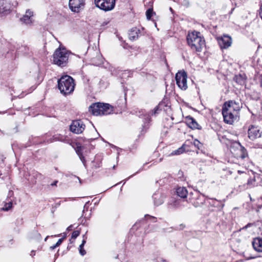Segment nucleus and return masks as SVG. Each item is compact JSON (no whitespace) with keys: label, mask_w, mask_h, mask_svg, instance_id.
Here are the masks:
<instances>
[{"label":"nucleus","mask_w":262,"mask_h":262,"mask_svg":"<svg viewBox=\"0 0 262 262\" xmlns=\"http://www.w3.org/2000/svg\"><path fill=\"white\" fill-rule=\"evenodd\" d=\"M259 147H260V148H262V145H260V146H259Z\"/></svg>","instance_id":"nucleus-53"},{"label":"nucleus","mask_w":262,"mask_h":262,"mask_svg":"<svg viewBox=\"0 0 262 262\" xmlns=\"http://www.w3.org/2000/svg\"><path fill=\"white\" fill-rule=\"evenodd\" d=\"M35 176H36V178H38L39 177H41V174L36 172L35 173Z\"/></svg>","instance_id":"nucleus-47"},{"label":"nucleus","mask_w":262,"mask_h":262,"mask_svg":"<svg viewBox=\"0 0 262 262\" xmlns=\"http://www.w3.org/2000/svg\"><path fill=\"white\" fill-rule=\"evenodd\" d=\"M185 145H182V146L181 147H180L178 149L175 150L174 151H173L171 153V155H180V154L183 153L185 151L184 150V147Z\"/></svg>","instance_id":"nucleus-29"},{"label":"nucleus","mask_w":262,"mask_h":262,"mask_svg":"<svg viewBox=\"0 0 262 262\" xmlns=\"http://www.w3.org/2000/svg\"><path fill=\"white\" fill-rule=\"evenodd\" d=\"M101 166V159L98 158V156H96L94 161L92 162V167L93 169H96Z\"/></svg>","instance_id":"nucleus-25"},{"label":"nucleus","mask_w":262,"mask_h":262,"mask_svg":"<svg viewBox=\"0 0 262 262\" xmlns=\"http://www.w3.org/2000/svg\"><path fill=\"white\" fill-rule=\"evenodd\" d=\"M76 152L77 154L78 155L80 160L83 164L84 166L86 167L85 165V160L84 159V156L82 155V148L81 146H77L76 149Z\"/></svg>","instance_id":"nucleus-24"},{"label":"nucleus","mask_w":262,"mask_h":262,"mask_svg":"<svg viewBox=\"0 0 262 262\" xmlns=\"http://www.w3.org/2000/svg\"><path fill=\"white\" fill-rule=\"evenodd\" d=\"M247 77L244 72H241L237 75H235L233 77V81L237 84L244 85L246 84Z\"/></svg>","instance_id":"nucleus-18"},{"label":"nucleus","mask_w":262,"mask_h":262,"mask_svg":"<svg viewBox=\"0 0 262 262\" xmlns=\"http://www.w3.org/2000/svg\"><path fill=\"white\" fill-rule=\"evenodd\" d=\"M230 107H233L234 111H237L240 109V106L238 103H236L235 102L230 101Z\"/></svg>","instance_id":"nucleus-33"},{"label":"nucleus","mask_w":262,"mask_h":262,"mask_svg":"<svg viewBox=\"0 0 262 262\" xmlns=\"http://www.w3.org/2000/svg\"><path fill=\"white\" fill-rule=\"evenodd\" d=\"M230 124H232V122H233L234 121L237 122L239 120V117L237 113H236V114L235 115H233L232 113H230Z\"/></svg>","instance_id":"nucleus-31"},{"label":"nucleus","mask_w":262,"mask_h":262,"mask_svg":"<svg viewBox=\"0 0 262 262\" xmlns=\"http://www.w3.org/2000/svg\"><path fill=\"white\" fill-rule=\"evenodd\" d=\"M12 8L9 0H0V13L7 14Z\"/></svg>","instance_id":"nucleus-11"},{"label":"nucleus","mask_w":262,"mask_h":262,"mask_svg":"<svg viewBox=\"0 0 262 262\" xmlns=\"http://www.w3.org/2000/svg\"><path fill=\"white\" fill-rule=\"evenodd\" d=\"M128 74H129V72L127 71H124L122 73V78H125L126 75L127 76V77H128Z\"/></svg>","instance_id":"nucleus-40"},{"label":"nucleus","mask_w":262,"mask_h":262,"mask_svg":"<svg viewBox=\"0 0 262 262\" xmlns=\"http://www.w3.org/2000/svg\"><path fill=\"white\" fill-rule=\"evenodd\" d=\"M186 121L188 126L192 129H202L201 125H200L195 120L190 116L186 117Z\"/></svg>","instance_id":"nucleus-17"},{"label":"nucleus","mask_w":262,"mask_h":262,"mask_svg":"<svg viewBox=\"0 0 262 262\" xmlns=\"http://www.w3.org/2000/svg\"><path fill=\"white\" fill-rule=\"evenodd\" d=\"M63 138V137L60 135H55L53 137L52 139H51L50 142H52L54 141H62Z\"/></svg>","instance_id":"nucleus-35"},{"label":"nucleus","mask_w":262,"mask_h":262,"mask_svg":"<svg viewBox=\"0 0 262 262\" xmlns=\"http://www.w3.org/2000/svg\"><path fill=\"white\" fill-rule=\"evenodd\" d=\"M156 262H168L166 259L162 258H158L156 259Z\"/></svg>","instance_id":"nucleus-41"},{"label":"nucleus","mask_w":262,"mask_h":262,"mask_svg":"<svg viewBox=\"0 0 262 262\" xmlns=\"http://www.w3.org/2000/svg\"><path fill=\"white\" fill-rule=\"evenodd\" d=\"M80 234V232L78 230L74 231L72 233L71 238L73 239H75L77 236H79Z\"/></svg>","instance_id":"nucleus-38"},{"label":"nucleus","mask_w":262,"mask_h":262,"mask_svg":"<svg viewBox=\"0 0 262 262\" xmlns=\"http://www.w3.org/2000/svg\"><path fill=\"white\" fill-rule=\"evenodd\" d=\"M89 202H87L84 205V207H83V213H82V216H84V218L85 219H88L90 217V214H89V215L88 216H86V214L85 213V211H88V208H89Z\"/></svg>","instance_id":"nucleus-34"},{"label":"nucleus","mask_w":262,"mask_h":262,"mask_svg":"<svg viewBox=\"0 0 262 262\" xmlns=\"http://www.w3.org/2000/svg\"><path fill=\"white\" fill-rule=\"evenodd\" d=\"M249 196H250V195H249ZM250 200H251V201H253V200H252V199L251 198V196H250Z\"/></svg>","instance_id":"nucleus-52"},{"label":"nucleus","mask_w":262,"mask_h":262,"mask_svg":"<svg viewBox=\"0 0 262 262\" xmlns=\"http://www.w3.org/2000/svg\"><path fill=\"white\" fill-rule=\"evenodd\" d=\"M217 136L220 142L228 146L229 143V132L227 130L221 129L219 131Z\"/></svg>","instance_id":"nucleus-13"},{"label":"nucleus","mask_w":262,"mask_h":262,"mask_svg":"<svg viewBox=\"0 0 262 262\" xmlns=\"http://www.w3.org/2000/svg\"><path fill=\"white\" fill-rule=\"evenodd\" d=\"M85 127V126L82 120H77L73 121L70 126V129L72 133L79 134L83 132Z\"/></svg>","instance_id":"nucleus-9"},{"label":"nucleus","mask_w":262,"mask_h":262,"mask_svg":"<svg viewBox=\"0 0 262 262\" xmlns=\"http://www.w3.org/2000/svg\"><path fill=\"white\" fill-rule=\"evenodd\" d=\"M89 111L94 115H106L112 113L113 107L109 104L98 102L92 104Z\"/></svg>","instance_id":"nucleus-3"},{"label":"nucleus","mask_w":262,"mask_h":262,"mask_svg":"<svg viewBox=\"0 0 262 262\" xmlns=\"http://www.w3.org/2000/svg\"><path fill=\"white\" fill-rule=\"evenodd\" d=\"M187 75L185 71L179 72L176 75V81L178 86L182 90H186Z\"/></svg>","instance_id":"nucleus-8"},{"label":"nucleus","mask_w":262,"mask_h":262,"mask_svg":"<svg viewBox=\"0 0 262 262\" xmlns=\"http://www.w3.org/2000/svg\"><path fill=\"white\" fill-rule=\"evenodd\" d=\"M259 16L262 19V4H261V5L260 6V8Z\"/></svg>","instance_id":"nucleus-44"},{"label":"nucleus","mask_w":262,"mask_h":262,"mask_svg":"<svg viewBox=\"0 0 262 262\" xmlns=\"http://www.w3.org/2000/svg\"><path fill=\"white\" fill-rule=\"evenodd\" d=\"M253 248L257 252H262V238H255L252 242Z\"/></svg>","instance_id":"nucleus-21"},{"label":"nucleus","mask_w":262,"mask_h":262,"mask_svg":"<svg viewBox=\"0 0 262 262\" xmlns=\"http://www.w3.org/2000/svg\"><path fill=\"white\" fill-rule=\"evenodd\" d=\"M95 4L99 9L104 11H109L114 8L115 0H95Z\"/></svg>","instance_id":"nucleus-6"},{"label":"nucleus","mask_w":262,"mask_h":262,"mask_svg":"<svg viewBox=\"0 0 262 262\" xmlns=\"http://www.w3.org/2000/svg\"><path fill=\"white\" fill-rule=\"evenodd\" d=\"M12 206V200L6 203L4 206L1 209V210L8 211Z\"/></svg>","instance_id":"nucleus-30"},{"label":"nucleus","mask_w":262,"mask_h":262,"mask_svg":"<svg viewBox=\"0 0 262 262\" xmlns=\"http://www.w3.org/2000/svg\"><path fill=\"white\" fill-rule=\"evenodd\" d=\"M229 101H226L222 107V115L224 118V121L227 123H229Z\"/></svg>","instance_id":"nucleus-16"},{"label":"nucleus","mask_w":262,"mask_h":262,"mask_svg":"<svg viewBox=\"0 0 262 262\" xmlns=\"http://www.w3.org/2000/svg\"><path fill=\"white\" fill-rule=\"evenodd\" d=\"M35 252L34 251H32L30 255L32 256H33L34 255H35Z\"/></svg>","instance_id":"nucleus-48"},{"label":"nucleus","mask_w":262,"mask_h":262,"mask_svg":"<svg viewBox=\"0 0 262 262\" xmlns=\"http://www.w3.org/2000/svg\"><path fill=\"white\" fill-rule=\"evenodd\" d=\"M253 224L252 223H249L246 226H245L244 227H243V229H247L248 227H250L252 226Z\"/></svg>","instance_id":"nucleus-43"},{"label":"nucleus","mask_w":262,"mask_h":262,"mask_svg":"<svg viewBox=\"0 0 262 262\" xmlns=\"http://www.w3.org/2000/svg\"><path fill=\"white\" fill-rule=\"evenodd\" d=\"M192 197L189 199L190 202L195 207L202 206L205 202V198L204 195L199 193L198 191H194V193H190Z\"/></svg>","instance_id":"nucleus-7"},{"label":"nucleus","mask_w":262,"mask_h":262,"mask_svg":"<svg viewBox=\"0 0 262 262\" xmlns=\"http://www.w3.org/2000/svg\"><path fill=\"white\" fill-rule=\"evenodd\" d=\"M48 238V236L46 237V238L45 239V241H46Z\"/></svg>","instance_id":"nucleus-51"},{"label":"nucleus","mask_w":262,"mask_h":262,"mask_svg":"<svg viewBox=\"0 0 262 262\" xmlns=\"http://www.w3.org/2000/svg\"><path fill=\"white\" fill-rule=\"evenodd\" d=\"M63 238L59 239L56 244V246H57L58 247L59 245H60L63 241Z\"/></svg>","instance_id":"nucleus-42"},{"label":"nucleus","mask_w":262,"mask_h":262,"mask_svg":"<svg viewBox=\"0 0 262 262\" xmlns=\"http://www.w3.org/2000/svg\"><path fill=\"white\" fill-rule=\"evenodd\" d=\"M12 192L11 191H9V194H10Z\"/></svg>","instance_id":"nucleus-55"},{"label":"nucleus","mask_w":262,"mask_h":262,"mask_svg":"<svg viewBox=\"0 0 262 262\" xmlns=\"http://www.w3.org/2000/svg\"><path fill=\"white\" fill-rule=\"evenodd\" d=\"M160 110L158 106H156L154 109L151 111V112L149 114H146L144 115L145 122H148L150 120V115H156L157 114H159Z\"/></svg>","instance_id":"nucleus-23"},{"label":"nucleus","mask_w":262,"mask_h":262,"mask_svg":"<svg viewBox=\"0 0 262 262\" xmlns=\"http://www.w3.org/2000/svg\"><path fill=\"white\" fill-rule=\"evenodd\" d=\"M153 14V10L152 9H148L146 12V15L147 19H150Z\"/></svg>","instance_id":"nucleus-37"},{"label":"nucleus","mask_w":262,"mask_h":262,"mask_svg":"<svg viewBox=\"0 0 262 262\" xmlns=\"http://www.w3.org/2000/svg\"><path fill=\"white\" fill-rule=\"evenodd\" d=\"M172 9L170 8V11H172Z\"/></svg>","instance_id":"nucleus-56"},{"label":"nucleus","mask_w":262,"mask_h":262,"mask_svg":"<svg viewBox=\"0 0 262 262\" xmlns=\"http://www.w3.org/2000/svg\"><path fill=\"white\" fill-rule=\"evenodd\" d=\"M192 145H194V146L198 149H200L202 146V143L197 139H195L194 140L193 143H192Z\"/></svg>","instance_id":"nucleus-36"},{"label":"nucleus","mask_w":262,"mask_h":262,"mask_svg":"<svg viewBox=\"0 0 262 262\" xmlns=\"http://www.w3.org/2000/svg\"><path fill=\"white\" fill-rule=\"evenodd\" d=\"M95 140V138H89V139H88V141H89V142H90V141H93V140Z\"/></svg>","instance_id":"nucleus-50"},{"label":"nucleus","mask_w":262,"mask_h":262,"mask_svg":"<svg viewBox=\"0 0 262 262\" xmlns=\"http://www.w3.org/2000/svg\"><path fill=\"white\" fill-rule=\"evenodd\" d=\"M84 5V0H69V2L70 10L74 12H79L83 8Z\"/></svg>","instance_id":"nucleus-10"},{"label":"nucleus","mask_w":262,"mask_h":262,"mask_svg":"<svg viewBox=\"0 0 262 262\" xmlns=\"http://www.w3.org/2000/svg\"><path fill=\"white\" fill-rule=\"evenodd\" d=\"M115 166L114 165V166H113V169H115Z\"/></svg>","instance_id":"nucleus-57"},{"label":"nucleus","mask_w":262,"mask_h":262,"mask_svg":"<svg viewBox=\"0 0 262 262\" xmlns=\"http://www.w3.org/2000/svg\"><path fill=\"white\" fill-rule=\"evenodd\" d=\"M238 173L243 174L242 178H244L245 179H248L247 184L248 185H252L253 184V183L255 182V179H251V178L250 179V178H248V176L247 175V174L245 172L242 171L241 170H238Z\"/></svg>","instance_id":"nucleus-26"},{"label":"nucleus","mask_w":262,"mask_h":262,"mask_svg":"<svg viewBox=\"0 0 262 262\" xmlns=\"http://www.w3.org/2000/svg\"><path fill=\"white\" fill-rule=\"evenodd\" d=\"M90 49H88V53H89V52L90 51Z\"/></svg>","instance_id":"nucleus-54"},{"label":"nucleus","mask_w":262,"mask_h":262,"mask_svg":"<svg viewBox=\"0 0 262 262\" xmlns=\"http://www.w3.org/2000/svg\"><path fill=\"white\" fill-rule=\"evenodd\" d=\"M145 217L146 220H150L152 222H156V218L154 216H150L148 214H146L145 215Z\"/></svg>","instance_id":"nucleus-39"},{"label":"nucleus","mask_w":262,"mask_h":262,"mask_svg":"<svg viewBox=\"0 0 262 262\" xmlns=\"http://www.w3.org/2000/svg\"><path fill=\"white\" fill-rule=\"evenodd\" d=\"M176 193L178 196L181 198H186L188 194V191L186 187H179L176 189Z\"/></svg>","instance_id":"nucleus-22"},{"label":"nucleus","mask_w":262,"mask_h":262,"mask_svg":"<svg viewBox=\"0 0 262 262\" xmlns=\"http://www.w3.org/2000/svg\"><path fill=\"white\" fill-rule=\"evenodd\" d=\"M58 247V246H56V245L55 244V245H53V246H52L50 247V249H52V250H53V249H54L55 248H56V247Z\"/></svg>","instance_id":"nucleus-46"},{"label":"nucleus","mask_w":262,"mask_h":262,"mask_svg":"<svg viewBox=\"0 0 262 262\" xmlns=\"http://www.w3.org/2000/svg\"><path fill=\"white\" fill-rule=\"evenodd\" d=\"M58 183L57 181H55L53 183L51 184V186H56L57 183Z\"/></svg>","instance_id":"nucleus-45"},{"label":"nucleus","mask_w":262,"mask_h":262,"mask_svg":"<svg viewBox=\"0 0 262 262\" xmlns=\"http://www.w3.org/2000/svg\"><path fill=\"white\" fill-rule=\"evenodd\" d=\"M230 152L236 158L244 159L247 156L246 149L238 141L230 140Z\"/></svg>","instance_id":"nucleus-5"},{"label":"nucleus","mask_w":262,"mask_h":262,"mask_svg":"<svg viewBox=\"0 0 262 262\" xmlns=\"http://www.w3.org/2000/svg\"><path fill=\"white\" fill-rule=\"evenodd\" d=\"M69 57V52L65 49L58 48L55 51L53 62L54 64L60 67H64L67 66Z\"/></svg>","instance_id":"nucleus-4"},{"label":"nucleus","mask_w":262,"mask_h":262,"mask_svg":"<svg viewBox=\"0 0 262 262\" xmlns=\"http://www.w3.org/2000/svg\"><path fill=\"white\" fill-rule=\"evenodd\" d=\"M164 198V195L159 192H155L152 195V199L156 206H159L163 204Z\"/></svg>","instance_id":"nucleus-19"},{"label":"nucleus","mask_w":262,"mask_h":262,"mask_svg":"<svg viewBox=\"0 0 262 262\" xmlns=\"http://www.w3.org/2000/svg\"><path fill=\"white\" fill-rule=\"evenodd\" d=\"M33 12L28 9L26 11V14L20 19V21L26 25H30L33 21Z\"/></svg>","instance_id":"nucleus-15"},{"label":"nucleus","mask_w":262,"mask_h":262,"mask_svg":"<svg viewBox=\"0 0 262 262\" xmlns=\"http://www.w3.org/2000/svg\"><path fill=\"white\" fill-rule=\"evenodd\" d=\"M95 53L97 55V59L99 60V61L97 62L96 61V58H94V57H92L91 58V61H92V62H93V63L94 64L98 65V64L101 63V62L102 61L101 57L99 55L98 51H96Z\"/></svg>","instance_id":"nucleus-27"},{"label":"nucleus","mask_w":262,"mask_h":262,"mask_svg":"<svg viewBox=\"0 0 262 262\" xmlns=\"http://www.w3.org/2000/svg\"><path fill=\"white\" fill-rule=\"evenodd\" d=\"M248 137L250 139L254 140L257 138L261 137V133L260 132V130L258 126H255L254 125H251L248 129Z\"/></svg>","instance_id":"nucleus-12"},{"label":"nucleus","mask_w":262,"mask_h":262,"mask_svg":"<svg viewBox=\"0 0 262 262\" xmlns=\"http://www.w3.org/2000/svg\"><path fill=\"white\" fill-rule=\"evenodd\" d=\"M85 243H86V238H83V239L82 242V243L79 246V253L82 256H83L86 254V251L83 249V247H84V245L85 244Z\"/></svg>","instance_id":"nucleus-28"},{"label":"nucleus","mask_w":262,"mask_h":262,"mask_svg":"<svg viewBox=\"0 0 262 262\" xmlns=\"http://www.w3.org/2000/svg\"><path fill=\"white\" fill-rule=\"evenodd\" d=\"M183 145H186L184 147V149L185 151H189V147L191 145H192V142L189 140H187L185 142V143Z\"/></svg>","instance_id":"nucleus-32"},{"label":"nucleus","mask_w":262,"mask_h":262,"mask_svg":"<svg viewBox=\"0 0 262 262\" xmlns=\"http://www.w3.org/2000/svg\"><path fill=\"white\" fill-rule=\"evenodd\" d=\"M217 40L222 50L227 49L229 47V36L228 35H224L218 37H217Z\"/></svg>","instance_id":"nucleus-14"},{"label":"nucleus","mask_w":262,"mask_h":262,"mask_svg":"<svg viewBox=\"0 0 262 262\" xmlns=\"http://www.w3.org/2000/svg\"><path fill=\"white\" fill-rule=\"evenodd\" d=\"M141 34V31L137 28H133L130 29L129 32V38L130 40H135L137 39Z\"/></svg>","instance_id":"nucleus-20"},{"label":"nucleus","mask_w":262,"mask_h":262,"mask_svg":"<svg viewBox=\"0 0 262 262\" xmlns=\"http://www.w3.org/2000/svg\"><path fill=\"white\" fill-rule=\"evenodd\" d=\"M75 85L74 80L68 75L61 76L58 80V88L64 95L71 94L74 90Z\"/></svg>","instance_id":"nucleus-2"},{"label":"nucleus","mask_w":262,"mask_h":262,"mask_svg":"<svg viewBox=\"0 0 262 262\" xmlns=\"http://www.w3.org/2000/svg\"><path fill=\"white\" fill-rule=\"evenodd\" d=\"M187 42L191 49L195 52H201L205 46L203 37L200 32L196 31L188 32Z\"/></svg>","instance_id":"nucleus-1"},{"label":"nucleus","mask_w":262,"mask_h":262,"mask_svg":"<svg viewBox=\"0 0 262 262\" xmlns=\"http://www.w3.org/2000/svg\"><path fill=\"white\" fill-rule=\"evenodd\" d=\"M260 85L262 87V74L260 75Z\"/></svg>","instance_id":"nucleus-49"}]
</instances>
